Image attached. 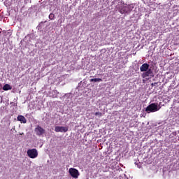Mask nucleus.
I'll return each instance as SVG.
<instances>
[{
    "label": "nucleus",
    "mask_w": 179,
    "mask_h": 179,
    "mask_svg": "<svg viewBox=\"0 0 179 179\" xmlns=\"http://www.w3.org/2000/svg\"><path fill=\"white\" fill-rule=\"evenodd\" d=\"M90 82H103L101 78H92Z\"/></svg>",
    "instance_id": "9d476101"
},
{
    "label": "nucleus",
    "mask_w": 179,
    "mask_h": 179,
    "mask_svg": "<svg viewBox=\"0 0 179 179\" xmlns=\"http://www.w3.org/2000/svg\"><path fill=\"white\" fill-rule=\"evenodd\" d=\"M117 9H118L121 15H128L132 12V10L134 9V6L131 5H122L121 7H118L117 6Z\"/></svg>",
    "instance_id": "f03ea898"
},
{
    "label": "nucleus",
    "mask_w": 179,
    "mask_h": 179,
    "mask_svg": "<svg viewBox=\"0 0 179 179\" xmlns=\"http://www.w3.org/2000/svg\"><path fill=\"white\" fill-rule=\"evenodd\" d=\"M3 90L4 91L12 90V87L9 84H6L3 87Z\"/></svg>",
    "instance_id": "1a4fd4ad"
},
{
    "label": "nucleus",
    "mask_w": 179,
    "mask_h": 179,
    "mask_svg": "<svg viewBox=\"0 0 179 179\" xmlns=\"http://www.w3.org/2000/svg\"><path fill=\"white\" fill-rule=\"evenodd\" d=\"M141 72H144L142 74V78H148V76H153V71L152 69H149V64L144 63L140 67Z\"/></svg>",
    "instance_id": "f257e3e1"
},
{
    "label": "nucleus",
    "mask_w": 179,
    "mask_h": 179,
    "mask_svg": "<svg viewBox=\"0 0 179 179\" xmlns=\"http://www.w3.org/2000/svg\"><path fill=\"white\" fill-rule=\"evenodd\" d=\"M55 132H68L67 127L57 126L55 127Z\"/></svg>",
    "instance_id": "0eeeda50"
},
{
    "label": "nucleus",
    "mask_w": 179,
    "mask_h": 179,
    "mask_svg": "<svg viewBox=\"0 0 179 179\" xmlns=\"http://www.w3.org/2000/svg\"><path fill=\"white\" fill-rule=\"evenodd\" d=\"M17 121H20L21 124H26L27 120L23 115H18L17 117Z\"/></svg>",
    "instance_id": "6e6552de"
},
{
    "label": "nucleus",
    "mask_w": 179,
    "mask_h": 179,
    "mask_svg": "<svg viewBox=\"0 0 179 179\" xmlns=\"http://www.w3.org/2000/svg\"><path fill=\"white\" fill-rule=\"evenodd\" d=\"M69 173L70 176L73 177V178H78L80 176L79 171L75 168H70Z\"/></svg>",
    "instance_id": "39448f33"
},
{
    "label": "nucleus",
    "mask_w": 179,
    "mask_h": 179,
    "mask_svg": "<svg viewBox=\"0 0 179 179\" xmlns=\"http://www.w3.org/2000/svg\"><path fill=\"white\" fill-rule=\"evenodd\" d=\"M35 132L38 136H41V135H44V134H45V129H44L40 125H38L35 128Z\"/></svg>",
    "instance_id": "423d86ee"
},
{
    "label": "nucleus",
    "mask_w": 179,
    "mask_h": 179,
    "mask_svg": "<svg viewBox=\"0 0 179 179\" xmlns=\"http://www.w3.org/2000/svg\"><path fill=\"white\" fill-rule=\"evenodd\" d=\"M2 89V84H0V90Z\"/></svg>",
    "instance_id": "ddd939ff"
},
{
    "label": "nucleus",
    "mask_w": 179,
    "mask_h": 179,
    "mask_svg": "<svg viewBox=\"0 0 179 179\" xmlns=\"http://www.w3.org/2000/svg\"><path fill=\"white\" fill-rule=\"evenodd\" d=\"M27 153L28 157L30 159H36L38 156V151H37V149L36 148L29 149Z\"/></svg>",
    "instance_id": "20e7f679"
},
{
    "label": "nucleus",
    "mask_w": 179,
    "mask_h": 179,
    "mask_svg": "<svg viewBox=\"0 0 179 179\" xmlns=\"http://www.w3.org/2000/svg\"><path fill=\"white\" fill-rule=\"evenodd\" d=\"M95 115L98 117H101L103 115V113H101V112H96L95 113Z\"/></svg>",
    "instance_id": "f8f14e48"
},
{
    "label": "nucleus",
    "mask_w": 179,
    "mask_h": 179,
    "mask_svg": "<svg viewBox=\"0 0 179 179\" xmlns=\"http://www.w3.org/2000/svg\"><path fill=\"white\" fill-rule=\"evenodd\" d=\"M54 17H55V15L52 13H50L49 15V19H50V20H54Z\"/></svg>",
    "instance_id": "9b49d317"
},
{
    "label": "nucleus",
    "mask_w": 179,
    "mask_h": 179,
    "mask_svg": "<svg viewBox=\"0 0 179 179\" xmlns=\"http://www.w3.org/2000/svg\"><path fill=\"white\" fill-rule=\"evenodd\" d=\"M160 110V107L157 106V103H153L150 104L145 108L146 113H156V111H159Z\"/></svg>",
    "instance_id": "7ed1b4c3"
}]
</instances>
